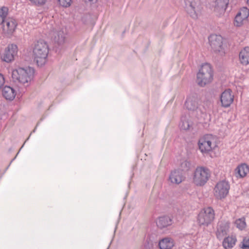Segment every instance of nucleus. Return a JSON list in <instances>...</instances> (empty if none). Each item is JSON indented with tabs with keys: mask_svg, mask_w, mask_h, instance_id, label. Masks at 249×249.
<instances>
[{
	"mask_svg": "<svg viewBox=\"0 0 249 249\" xmlns=\"http://www.w3.org/2000/svg\"><path fill=\"white\" fill-rule=\"evenodd\" d=\"M34 69L31 67L18 68L12 71V78L23 86H29L34 78Z\"/></svg>",
	"mask_w": 249,
	"mask_h": 249,
	"instance_id": "f257e3e1",
	"label": "nucleus"
},
{
	"mask_svg": "<svg viewBox=\"0 0 249 249\" xmlns=\"http://www.w3.org/2000/svg\"><path fill=\"white\" fill-rule=\"evenodd\" d=\"M49 51V46L46 41L40 40L35 44L33 56L38 66L41 67L47 62Z\"/></svg>",
	"mask_w": 249,
	"mask_h": 249,
	"instance_id": "f03ea898",
	"label": "nucleus"
},
{
	"mask_svg": "<svg viewBox=\"0 0 249 249\" xmlns=\"http://www.w3.org/2000/svg\"><path fill=\"white\" fill-rule=\"evenodd\" d=\"M217 138L211 134H206L201 137L198 142L199 149L203 154L210 153L212 158L216 157L214 150L217 147Z\"/></svg>",
	"mask_w": 249,
	"mask_h": 249,
	"instance_id": "7ed1b4c3",
	"label": "nucleus"
},
{
	"mask_svg": "<svg viewBox=\"0 0 249 249\" xmlns=\"http://www.w3.org/2000/svg\"><path fill=\"white\" fill-rule=\"evenodd\" d=\"M213 79V71L207 63L203 64L196 74V83L201 87L210 84Z\"/></svg>",
	"mask_w": 249,
	"mask_h": 249,
	"instance_id": "20e7f679",
	"label": "nucleus"
},
{
	"mask_svg": "<svg viewBox=\"0 0 249 249\" xmlns=\"http://www.w3.org/2000/svg\"><path fill=\"white\" fill-rule=\"evenodd\" d=\"M211 175V172L208 168L198 166L193 173V182L197 186H203L209 180Z\"/></svg>",
	"mask_w": 249,
	"mask_h": 249,
	"instance_id": "39448f33",
	"label": "nucleus"
},
{
	"mask_svg": "<svg viewBox=\"0 0 249 249\" xmlns=\"http://www.w3.org/2000/svg\"><path fill=\"white\" fill-rule=\"evenodd\" d=\"M214 219V211L212 207L204 208L198 214L197 222L200 226L207 227Z\"/></svg>",
	"mask_w": 249,
	"mask_h": 249,
	"instance_id": "423d86ee",
	"label": "nucleus"
},
{
	"mask_svg": "<svg viewBox=\"0 0 249 249\" xmlns=\"http://www.w3.org/2000/svg\"><path fill=\"white\" fill-rule=\"evenodd\" d=\"M185 9L190 16L197 19L200 16L202 9L199 0H184Z\"/></svg>",
	"mask_w": 249,
	"mask_h": 249,
	"instance_id": "0eeeda50",
	"label": "nucleus"
},
{
	"mask_svg": "<svg viewBox=\"0 0 249 249\" xmlns=\"http://www.w3.org/2000/svg\"><path fill=\"white\" fill-rule=\"evenodd\" d=\"M18 53V47L15 44H10L5 49L1 58L3 61L10 62L14 59Z\"/></svg>",
	"mask_w": 249,
	"mask_h": 249,
	"instance_id": "6e6552de",
	"label": "nucleus"
},
{
	"mask_svg": "<svg viewBox=\"0 0 249 249\" xmlns=\"http://www.w3.org/2000/svg\"><path fill=\"white\" fill-rule=\"evenodd\" d=\"M249 16V10L246 7L240 9L235 17L234 24L239 27L243 24V21L248 18Z\"/></svg>",
	"mask_w": 249,
	"mask_h": 249,
	"instance_id": "1a4fd4ad",
	"label": "nucleus"
},
{
	"mask_svg": "<svg viewBox=\"0 0 249 249\" xmlns=\"http://www.w3.org/2000/svg\"><path fill=\"white\" fill-rule=\"evenodd\" d=\"M231 90L230 89H228L221 94L220 101L223 107H228L233 102V96L231 95Z\"/></svg>",
	"mask_w": 249,
	"mask_h": 249,
	"instance_id": "9d476101",
	"label": "nucleus"
},
{
	"mask_svg": "<svg viewBox=\"0 0 249 249\" xmlns=\"http://www.w3.org/2000/svg\"><path fill=\"white\" fill-rule=\"evenodd\" d=\"M185 105L188 110H196L198 106V99L197 97L195 95L188 96L186 99Z\"/></svg>",
	"mask_w": 249,
	"mask_h": 249,
	"instance_id": "9b49d317",
	"label": "nucleus"
},
{
	"mask_svg": "<svg viewBox=\"0 0 249 249\" xmlns=\"http://www.w3.org/2000/svg\"><path fill=\"white\" fill-rule=\"evenodd\" d=\"M3 30L8 33H13L17 26L16 20L12 18H8L6 19L2 23Z\"/></svg>",
	"mask_w": 249,
	"mask_h": 249,
	"instance_id": "f8f14e48",
	"label": "nucleus"
},
{
	"mask_svg": "<svg viewBox=\"0 0 249 249\" xmlns=\"http://www.w3.org/2000/svg\"><path fill=\"white\" fill-rule=\"evenodd\" d=\"M175 245V241L171 237H165L159 242L158 246L160 249H172Z\"/></svg>",
	"mask_w": 249,
	"mask_h": 249,
	"instance_id": "ddd939ff",
	"label": "nucleus"
},
{
	"mask_svg": "<svg viewBox=\"0 0 249 249\" xmlns=\"http://www.w3.org/2000/svg\"><path fill=\"white\" fill-rule=\"evenodd\" d=\"M230 186L228 181L222 180L219 182V198L225 197L228 194Z\"/></svg>",
	"mask_w": 249,
	"mask_h": 249,
	"instance_id": "4468645a",
	"label": "nucleus"
},
{
	"mask_svg": "<svg viewBox=\"0 0 249 249\" xmlns=\"http://www.w3.org/2000/svg\"><path fill=\"white\" fill-rule=\"evenodd\" d=\"M169 179L172 183L179 184L183 180L182 172L178 169L172 171L169 175Z\"/></svg>",
	"mask_w": 249,
	"mask_h": 249,
	"instance_id": "2eb2a0df",
	"label": "nucleus"
},
{
	"mask_svg": "<svg viewBox=\"0 0 249 249\" xmlns=\"http://www.w3.org/2000/svg\"><path fill=\"white\" fill-rule=\"evenodd\" d=\"M236 242L237 238L235 235H229L223 239L222 246L225 249H232Z\"/></svg>",
	"mask_w": 249,
	"mask_h": 249,
	"instance_id": "dca6fc26",
	"label": "nucleus"
},
{
	"mask_svg": "<svg viewBox=\"0 0 249 249\" xmlns=\"http://www.w3.org/2000/svg\"><path fill=\"white\" fill-rule=\"evenodd\" d=\"M239 58L242 65L244 66L249 65V47H246L241 50Z\"/></svg>",
	"mask_w": 249,
	"mask_h": 249,
	"instance_id": "f3484780",
	"label": "nucleus"
},
{
	"mask_svg": "<svg viewBox=\"0 0 249 249\" xmlns=\"http://www.w3.org/2000/svg\"><path fill=\"white\" fill-rule=\"evenodd\" d=\"M249 172V166L246 163L238 165L235 170L236 177L242 178L246 176Z\"/></svg>",
	"mask_w": 249,
	"mask_h": 249,
	"instance_id": "a211bd4d",
	"label": "nucleus"
},
{
	"mask_svg": "<svg viewBox=\"0 0 249 249\" xmlns=\"http://www.w3.org/2000/svg\"><path fill=\"white\" fill-rule=\"evenodd\" d=\"M66 33L63 29L60 30L54 33L53 40L59 45L63 44L66 41Z\"/></svg>",
	"mask_w": 249,
	"mask_h": 249,
	"instance_id": "6ab92c4d",
	"label": "nucleus"
},
{
	"mask_svg": "<svg viewBox=\"0 0 249 249\" xmlns=\"http://www.w3.org/2000/svg\"><path fill=\"white\" fill-rule=\"evenodd\" d=\"M157 226L160 229H163L172 224V219L168 216L160 217L156 221Z\"/></svg>",
	"mask_w": 249,
	"mask_h": 249,
	"instance_id": "aec40b11",
	"label": "nucleus"
},
{
	"mask_svg": "<svg viewBox=\"0 0 249 249\" xmlns=\"http://www.w3.org/2000/svg\"><path fill=\"white\" fill-rule=\"evenodd\" d=\"M2 95L7 100H12L16 96V91L10 86H5L2 90Z\"/></svg>",
	"mask_w": 249,
	"mask_h": 249,
	"instance_id": "412c9836",
	"label": "nucleus"
},
{
	"mask_svg": "<svg viewBox=\"0 0 249 249\" xmlns=\"http://www.w3.org/2000/svg\"><path fill=\"white\" fill-rule=\"evenodd\" d=\"M208 39L211 51L213 52H216L218 46L217 35L216 34H212L209 36Z\"/></svg>",
	"mask_w": 249,
	"mask_h": 249,
	"instance_id": "4be33fe9",
	"label": "nucleus"
},
{
	"mask_svg": "<svg viewBox=\"0 0 249 249\" xmlns=\"http://www.w3.org/2000/svg\"><path fill=\"white\" fill-rule=\"evenodd\" d=\"M220 37L221 38V45H219V54L223 55L225 53V50L228 47L227 43V40L223 38L220 36L219 35V41H220Z\"/></svg>",
	"mask_w": 249,
	"mask_h": 249,
	"instance_id": "5701e85b",
	"label": "nucleus"
},
{
	"mask_svg": "<svg viewBox=\"0 0 249 249\" xmlns=\"http://www.w3.org/2000/svg\"><path fill=\"white\" fill-rule=\"evenodd\" d=\"M8 9L6 7L0 8V24H2L7 18Z\"/></svg>",
	"mask_w": 249,
	"mask_h": 249,
	"instance_id": "b1692460",
	"label": "nucleus"
},
{
	"mask_svg": "<svg viewBox=\"0 0 249 249\" xmlns=\"http://www.w3.org/2000/svg\"><path fill=\"white\" fill-rule=\"evenodd\" d=\"M229 3V0H219V13L225 12Z\"/></svg>",
	"mask_w": 249,
	"mask_h": 249,
	"instance_id": "393cba45",
	"label": "nucleus"
},
{
	"mask_svg": "<svg viewBox=\"0 0 249 249\" xmlns=\"http://www.w3.org/2000/svg\"><path fill=\"white\" fill-rule=\"evenodd\" d=\"M179 127L182 130H188L190 127V124L184 117H182L181 122L179 124Z\"/></svg>",
	"mask_w": 249,
	"mask_h": 249,
	"instance_id": "a878e982",
	"label": "nucleus"
},
{
	"mask_svg": "<svg viewBox=\"0 0 249 249\" xmlns=\"http://www.w3.org/2000/svg\"><path fill=\"white\" fill-rule=\"evenodd\" d=\"M191 167V163L190 162L187 160H183L180 165V171L181 170L182 171L187 172L189 170Z\"/></svg>",
	"mask_w": 249,
	"mask_h": 249,
	"instance_id": "bb28decb",
	"label": "nucleus"
},
{
	"mask_svg": "<svg viewBox=\"0 0 249 249\" xmlns=\"http://www.w3.org/2000/svg\"><path fill=\"white\" fill-rule=\"evenodd\" d=\"M236 227L240 230H243L246 226V223L244 219L239 218L235 222Z\"/></svg>",
	"mask_w": 249,
	"mask_h": 249,
	"instance_id": "cd10ccee",
	"label": "nucleus"
},
{
	"mask_svg": "<svg viewBox=\"0 0 249 249\" xmlns=\"http://www.w3.org/2000/svg\"><path fill=\"white\" fill-rule=\"evenodd\" d=\"M230 228V223L229 222H225L222 223L220 225V231L223 234H226L229 231Z\"/></svg>",
	"mask_w": 249,
	"mask_h": 249,
	"instance_id": "c85d7f7f",
	"label": "nucleus"
},
{
	"mask_svg": "<svg viewBox=\"0 0 249 249\" xmlns=\"http://www.w3.org/2000/svg\"><path fill=\"white\" fill-rule=\"evenodd\" d=\"M218 0H210L209 6L210 9L213 11H216L218 6Z\"/></svg>",
	"mask_w": 249,
	"mask_h": 249,
	"instance_id": "c756f323",
	"label": "nucleus"
},
{
	"mask_svg": "<svg viewBox=\"0 0 249 249\" xmlns=\"http://www.w3.org/2000/svg\"><path fill=\"white\" fill-rule=\"evenodd\" d=\"M59 3L63 7H67L71 5L72 0H58Z\"/></svg>",
	"mask_w": 249,
	"mask_h": 249,
	"instance_id": "7c9ffc66",
	"label": "nucleus"
},
{
	"mask_svg": "<svg viewBox=\"0 0 249 249\" xmlns=\"http://www.w3.org/2000/svg\"><path fill=\"white\" fill-rule=\"evenodd\" d=\"M241 248L243 249H249V237H245L244 238Z\"/></svg>",
	"mask_w": 249,
	"mask_h": 249,
	"instance_id": "2f4dec72",
	"label": "nucleus"
},
{
	"mask_svg": "<svg viewBox=\"0 0 249 249\" xmlns=\"http://www.w3.org/2000/svg\"><path fill=\"white\" fill-rule=\"evenodd\" d=\"M35 4L41 5L45 3L47 0H30Z\"/></svg>",
	"mask_w": 249,
	"mask_h": 249,
	"instance_id": "473e14b6",
	"label": "nucleus"
},
{
	"mask_svg": "<svg viewBox=\"0 0 249 249\" xmlns=\"http://www.w3.org/2000/svg\"><path fill=\"white\" fill-rule=\"evenodd\" d=\"M5 83V79L2 74L0 73V89L3 86Z\"/></svg>",
	"mask_w": 249,
	"mask_h": 249,
	"instance_id": "72a5a7b5",
	"label": "nucleus"
},
{
	"mask_svg": "<svg viewBox=\"0 0 249 249\" xmlns=\"http://www.w3.org/2000/svg\"><path fill=\"white\" fill-rule=\"evenodd\" d=\"M218 189V183H216L215 185V187H214V190L215 192H217V190Z\"/></svg>",
	"mask_w": 249,
	"mask_h": 249,
	"instance_id": "f704fd0d",
	"label": "nucleus"
},
{
	"mask_svg": "<svg viewBox=\"0 0 249 249\" xmlns=\"http://www.w3.org/2000/svg\"><path fill=\"white\" fill-rule=\"evenodd\" d=\"M89 1H90V2H94V1H96L97 0H88Z\"/></svg>",
	"mask_w": 249,
	"mask_h": 249,
	"instance_id": "c9c22d12",
	"label": "nucleus"
},
{
	"mask_svg": "<svg viewBox=\"0 0 249 249\" xmlns=\"http://www.w3.org/2000/svg\"><path fill=\"white\" fill-rule=\"evenodd\" d=\"M247 3L249 5V0H247Z\"/></svg>",
	"mask_w": 249,
	"mask_h": 249,
	"instance_id": "e433bc0d",
	"label": "nucleus"
},
{
	"mask_svg": "<svg viewBox=\"0 0 249 249\" xmlns=\"http://www.w3.org/2000/svg\"><path fill=\"white\" fill-rule=\"evenodd\" d=\"M215 233H216V235L217 236V235H218L217 231H216V232H215Z\"/></svg>",
	"mask_w": 249,
	"mask_h": 249,
	"instance_id": "4c0bfd02",
	"label": "nucleus"
}]
</instances>
